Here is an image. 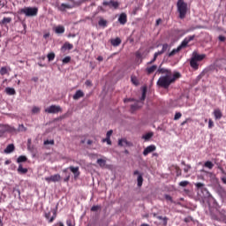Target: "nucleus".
I'll return each mask as SVG.
<instances>
[{
	"label": "nucleus",
	"instance_id": "14",
	"mask_svg": "<svg viewBox=\"0 0 226 226\" xmlns=\"http://www.w3.org/2000/svg\"><path fill=\"white\" fill-rule=\"evenodd\" d=\"M15 151V145L14 144H9L6 148L4 150L5 154H10Z\"/></svg>",
	"mask_w": 226,
	"mask_h": 226
},
{
	"label": "nucleus",
	"instance_id": "10",
	"mask_svg": "<svg viewBox=\"0 0 226 226\" xmlns=\"http://www.w3.org/2000/svg\"><path fill=\"white\" fill-rule=\"evenodd\" d=\"M155 150H156L155 145H149V146H147V147L145 148V150H144V152H143V155H144V156H147L149 154L154 152Z\"/></svg>",
	"mask_w": 226,
	"mask_h": 226
},
{
	"label": "nucleus",
	"instance_id": "1",
	"mask_svg": "<svg viewBox=\"0 0 226 226\" xmlns=\"http://www.w3.org/2000/svg\"><path fill=\"white\" fill-rule=\"evenodd\" d=\"M181 78L180 72H177L173 75H163L161 76L157 81V86L159 87L168 89L171 84Z\"/></svg>",
	"mask_w": 226,
	"mask_h": 226
},
{
	"label": "nucleus",
	"instance_id": "9",
	"mask_svg": "<svg viewBox=\"0 0 226 226\" xmlns=\"http://www.w3.org/2000/svg\"><path fill=\"white\" fill-rule=\"evenodd\" d=\"M133 175L138 176V178H137L138 187H141L144 181L142 173H140L139 171H138V170H136L135 171H133Z\"/></svg>",
	"mask_w": 226,
	"mask_h": 226
},
{
	"label": "nucleus",
	"instance_id": "60",
	"mask_svg": "<svg viewBox=\"0 0 226 226\" xmlns=\"http://www.w3.org/2000/svg\"><path fill=\"white\" fill-rule=\"evenodd\" d=\"M222 181L224 185H226V177H222Z\"/></svg>",
	"mask_w": 226,
	"mask_h": 226
},
{
	"label": "nucleus",
	"instance_id": "51",
	"mask_svg": "<svg viewBox=\"0 0 226 226\" xmlns=\"http://www.w3.org/2000/svg\"><path fill=\"white\" fill-rule=\"evenodd\" d=\"M190 170H191L190 164H186V165H185V168H184V171H185V173H188Z\"/></svg>",
	"mask_w": 226,
	"mask_h": 226
},
{
	"label": "nucleus",
	"instance_id": "56",
	"mask_svg": "<svg viewBox=\"0 0 226 226\" xmlns=\"http://www.w3.org/2000/svg\"><path fill=\"white\" fill-rule=\"evenodd\" d=\"M4 0H0V8H4Z\"/></svg>",
	"mask_w": 226,
	"mask_h": 226
},
{
	"label": "nucleus",
	"instance_id": "25",
	"mask_svg": "<svg viewBox=\"0 0 226 226\" xmlns=\"http://www.w3.org/2000/svg\"><path fill=\"white\" fill-rule=\"evenodd\" d=\"M27 170H28L27 168H23L22 164L19 165V168H18L19 174H27Z\"/></svg>",
	"mask_w": 226,
	"mask_h": 226
},
{
	"label": "nucleus",
	"instance_id": "34",
	"mask_svg": "<svg viewBox=\"0 0 226 226\" xmlns=\"http://www.w3.org/2000/svg\"><path fill=\"white\" fill-rule=\"evenodd\" d=\"M158 220L163 221V225L166 226L168 224V217H162V215H156Z\"/></svg>",
	"mask_w": 226,
	"mask_h": 226
},
{
	"label": "nucleus",
	"instance_id": "33",
	"mask_svg": "<svg viewBox=\"0 0 226 226\" xmlns=\"http://www.w3.org/2000/svg\"><path fill=\"white\" fill-rule=\"evenodd\" d=\"M153 137V132H147L142 136V139L146 141L149 140Z\"/></svg>",
	"mask_w": 226,
	"mask_h": 226
},
{
	"label": "nucleus",
	"instance_id": "55",
	"mask_svg": "<svg viewBox=\"0 0 226 226\" xmlns=\"http://www.w3.org/2000/svg\"><path fill=\"white\" fill-rule=\"evenodd\" d=\"M219 40H220V41H225V40H226V38H225V36H223V35H220L219 36Z\"/></svg>",
	"mask_w": 226,
	"mask_h": 226
},
{
	"label": "nucleus",
	"instance_id": "32",
	"mask_svg": "<svg viewBox=\"0 0 226 226\" xmlns=\"http://www.w3.org/2000/svg\"><path fill=\"white\" fill-rule=\"evenodd\" d=\"M195 186L197 187L198 190L207 191V189L204 187V184H201V182H198L197 184H195Z\"/></svg>",
	"mask_w": 226,
	"mask_h": 226
},
{
	"label": "nucleus",
	"instance_id": "37",
	"mask_svg": "<svg viewBox=\"0 0 226 226\" xmlns=\"http://www.w3.org/2000/svg\"><path fill=\"white\" fill-rule=\"evenodd\" d=\"M131 80L134 86H139V82L136 76H132Z\"/></svg>",
	"mask_w": 226,
	"mask_h": 226
},
{
	"label": "nucleus",
	"instance_id": "19",
	"mask_svg": "<svg viewBox=\"0 0 226 226\" xmlns=\"http://www.w3.org/2000/svg\"><path fill=\"white\" fill-rule=\"evenodd\" d=\"M38 15V7H29V17H36Z\"/></svg>",
	"mask_w": 226,
	"mask_h": 226
},
{
	"label": "nucleus",
	"instance_id": "20",
	"mask_svg": "<svg viewBox=\"0 0 226 226\" xmlns=\"http://www.w3.org/2000/svg\"><path fill=\"white\" fill-rule=\"evenodd\" d=\"M5 93L8 96H15V94H17V91H15V88L13 87H6Z\"/></svg>",
	"mask_w": 226,
	"mask_h": 226
},
{
	"label": "nucleus",
	"instance_id": "16",
	"mask_svg": "<svg viewBox=\"0 0 226 226\" xmlns=\"http://www.w3.org/2000/svg\"><path fill=\"white\" fill-rule=\"evenodd\" d=\"M118 22L121 24V25H125L127 23V16L125 13H121L119 18H118Z\"/></svg>",
	"mask_w": 226,
	"mask_h": 226
},
{
	"label": "nucleus",
	"instance_id": "41",
	"mask_svg": "<svg viewBox=\"0 0 226 226\" xmlns=\"http://www.w3.org/2000/svg\"><path fill=\"white\" fill-rule=\"evenodd\" d=\"M8 73V69L6 67H2L0 69V75H6Z\"/></svg>",
	"mask_w": 226,
	"mask_h": 226
},
{
	"label": "nucleus",
	"instance_id": "63",
	"mask_svg": "<svg viewBox=\"0 0 226 226\" xmlns=\"http://www.w3.org/2000/svg\"><path fill=\"white\" fill-rule=\"evenodd\" d=\"M5 165H10V163H11V161H10V160H7V161H5Z\"/></svg>",
	"mask_w": 226,
	"mask_h": 226
},
{
	"label": "nucleus",
	"instance_id": "31",
	"mask_svg": "<svg viewBox=\"0 0 226 226\" xmlns=\"http://www.w3.org/2000/svg\"><path fill=\"white\" fill-rule=\"evenodd\" d=\"M47 57H48L49 62H52V61H54V59H56V53L50 52L48 54Z\"/></svg>",
	"mask_w": 226,
	"mask_h": 226
},
{
	"label": "nucleus",
	"instance_id": "57",
	"mask_svg": "<svg viewBox=\"0 0 226 226\" xmlns=\"http://www.w3.org/2000/svg\"><path fill=\"white\" fill-rule=\"evenodd\" d=\"M189 120H190V118H186L185 121H183L181 123V126H184L185 124H186Z\"/></svg>",
	"mask_w": 226,
	"mask_h": 226
},
{
	"label": "nucleus",
	"instance_id": "61",
	"mask_svg": "<svg viewBox=\"0 0 226 226\" xmlns=\"http://www.w3.org/2000/svg\"><path fill=\"white\" fill-rule=\"evenodd\" d=\"M97 60H98L99 62H102L103 57H102V56H99L97 57Z\"/></svg>",
	"mask_w": 226,
	"mask_h": 226
},
{
	"label": "nucleus",
	"instance_id": "35",
	"mask_svg": "<svg viewBox=\"0 0 226 226\" xmlns=\"http://www.w3.org/2000/svg\"><path fill=\"white\" fill-rule=\"evenodd\" d=\"M159 56H160V55H158V53L155 52L154 55V58H153L151 61L147 62V65L153 64L156 61V59H157V57H158Z\"/></svg>",
	"mask_w": 226,
	"mask_h": 226
},
{
	"label": "nucleus",
	"instance_id": "47",
	"mask_svg": "<svg viewBox=\"0 0 226 226\" xmlns=\"http://www.w3.org/2000/svg\"><path fill=\"white\" fill-rule=\"evenodd\" d=\"M164 198H165L166 200L170 201L171 203H173V200H172L171 196H170V194H165Z\"/></svg>",
	"mask_w": 226,
	"mask_h": 226
},
{
	"label": "nucleus",
	"instance_id": "29",
	"mask_svg": "<svg viewBox=\"0 0 226 226\" xmlns=\"http://www.w3.org/2000/svg\"><path fill=\"white\" fill-rule=\"evenodd\" d=\"M19 13H20L21 15H26V17H29V7H26V8H25V9H21V10L19 11Z\"/></svg>",
	"mask_w": 226,
	"mask_h": 226
},
{
	"label": "nucleus",
	"instance_id": "11",
	"mask_svg": "<svg viewBox=\"0 0 226 226\" xmlns=\"http://www.w3.org/2000/svg\"><path fill=\"white\" fill-rule=\"evenodd\" d=\"M68 169L70 170V171H71L72 173H73L75 179H77V178L79 177L80 172H79V166H76V167H74V166H69Z\"/></svg>",
	"mask_w": 226,
	"mask_h": 226
},
{
	"label": "nucleus",
	"instance_id": "6",
	"mask_svg": "<svg viewBox=\"0 0 226 226\" xmlns=\"http://www.w3.org/2000/svg\"><path fill=\"white\" fill-rule=\"evenodd\" d=\"M45 181L48 183H56L61 181V175L56 174V175H51V177H46Z\"/></svg>",
	"mask_w": 226,
	"mask_h": 226
},
{
	"label": "nucleus",
	"instance_id": "64",
	"mask_svg": "<svg viewBox=\"0 0 226 226\" xmlns=\"http://www.w3.org/2000/svg\"><path fill=\"white\" fill-rule=\"evenodd\" d=\"M67 225H68V226H74V225H72V224L71 223V222H67Z\"/></svg>",
	"mask_w": 226,
	"mask_h": 226
},
{
	"label": "nucleus",
	"instance_id": "30",
	"mask_svg": "<svg viewBox=\"0 0 226 226\" xmlns=\"http://www.w3.org/2000/svg\"><path fill=\"white\" fill-rule=\"evenodd\" d=\"M99 26L106 27L107 26V20L100 18V20L98 21Z\"/></svg>",
	"mask_w": 226,
	"mask_h": 226
},
{
	"label": "nucleus",
	"instance_id": "39",
	"mask_svg": "<svg viewBox=\"0 0 226 226\" xmlns=\"http://www.w3.org/2000/svg\"><path fill=\"white\" fill-rule=\"evenodd\" d=\"M56 216H57V212H56V210H53V215H52V217H50L49 222V223L54 222V220H56Z\"/></svg>",
	"mask_w": 226,
	"mask_h": 226
},
{
	"label": "nucleus",
	"instance_id": "40",
	"mask_svg": "<svg viewBox=\"0 0 226 226\" xmlns=\"http://www.w3.org/2000/svg\"><path fill=\"white\" fill-rule=\"evenodd\" d=\"M10 22H11V18H4L1 24H10Z\"/></svg>",
	"mask_w": 226,
	"mask_h": 226
},
{
	"label": "nucleus",
	"instance_id": "44",
	"mask_svg": "<svg viewBox=\"0 0 226 226\" xmlns=\"http://www.w3.org/2000/svg\"><path fill=\"white\" fill-rule=\"evenodd\" d=\"M188 185H189V182H187V180H184L179 184V185L182 187H186Z\"/></svg>",
	"mask_w": 226,
	"mask_h": 226
},
{
	"label": "nucleus",
	"instance_id": "58",
	"mask_svg": "<svg viewBox=\"0 0 226 226\" xmlns=\"http://www.w3.org/2000/svg\"><path fill=\"white\" fill-rule=\"evenodd\" d=\"M19 132H26V129L24 128V125H20L19 128Z\"/></svg>",
	"mask_w": 226,
	"mask_h": 226
},
{
	"label": "nucleus",
	"instance_id": "3",
	"mask_svg": "<svg viewBox=\"0 0 226 226\" xmlns=\"http://www.w3.org/2000/svg\"><path fill=\"white\" fill-rule=\"evenodd\" d=\"M179 19H184L187 14L188 5L184 0H178L177 4Z\"/></svg>",
	"mask_w": 226,
	"mask_h": 226
},
{
	"label": "nucleus",
	"instance_id": "12",
	"mask_svg": "<svg viewBox=\"0 0 226 226\" xmlns=\"http://www.w3.org/2000/svg\"><path fill=\"white\" fill-rule=\"evenodd\" d=\"M84 96H85L84 92L82 90L79 89L73 94L72 98H73L74 101H78L80 98H83Z\"/></svg>",
	"mask_w": 226,
	"mask_h": 226
},
{
	"label": "nucleus",
	"instance_id": "27",
	"mask_svg": "<svg viewBox=\"0 0 226 226\" xmlns=\"http://www.w3.org/2000/svg\"><path fill=\"white\" fill-rule=\"evenodd\" d=\"M118 146H119V147L129 146V142L126 140V139H120L118 140Z\"/></svg>",
	"mask_w": 226,
	"mask_h": 226
},
{
	"label": "nucleus",
	"instance_id": "46",
	"mask_svg": "<svg viewBox=\"0 0 226 226\" xmlns=\"http://www.w3.org/2000/svg\"><path fill=\"white\" fill-rule=\"evenodd\" d=\"M181 117H182L181 112H177L175 115L174 120H178L181 118Z\"/></svg>",
	"mask_w": 226,
	"mask_h": 226
},
{
	"label": "nucleus",
	"instance_id": "54",
	"mask_svg": "<svg viewBox=\"0 0 226 226\" xmlns=\"http://www.w3.org/2000/svg\"><path fill=\"white\" fill-rule=\"evenodd\" d=\"M50 215H51V213L50 212H48L47 214H45V217L47 220H50Z\"/></svg>",
	"mask_w": 226,
	"mask_h": 226
},
{
	"label": "nucleus",
	"instance_id": "49",
	"mask_svg": "<svg viewBox=\"0 0 226 226\" xmlns=\"http://www.w3.org/2000/svg\"><path fill=\"white\" fill-rule=\"evenodd\" d=\"M102 142H107L108 145H111V140H110V138H104L102 139Z\"/></svg>",
	"mask_w": 226,
	"mask_h": 226
},
{
	"label": "nucleus",
	"instance_id": "62",
	"mask_svg": "<svg viewBox=\"0 0 226 226\" xmlns=\"http://www.w3.org/2000/svg\"><path fill=\"white\" fill-rule=\"evenodd\" d=\"M69 179H70V175H68V177H66L65 178H64V181L65 183H67V182L69 181Z\"/></svg>",
	"mask_w": 226,
	"mask_h": 226
},
{
	"label": "nucleus",
	"instance_id": "2",
	"mask_svg": "<svg viewBox=\"0 0 226 226\" xmlns=\"http://www.w3.org/2000/svg\"><path fill=\"white\" fill-rule=\"evenodd\" d=\"M195 38V35H189L184 39V41L181 42V44L177 48L174 49L172 51L169 53V57L174 56L177 53H178L182 49L186 48L188 43L192 41Z\"/></svg>",
	"mask_w": 226,
	"mask_h": 226
},
{
	"label": "nucleus",
	"instance_id": "21",
	"mask_svg": "<svg viewBox=\"0 0 226 226\" xmlns=\"http://www.w3.org/2000/svg\"><path fill=\"white\" fill-rule=\"evenodd\" d=\"M122 41L119 37L111 40V44L113 47H118L121 44Z\"/></svg>",
	"mask_w": 226,
	"mask_h": 226
},
{
	"label": "nucleus",
	"instance_id": "26",
	"mask_svg": "<svg viewBox=\"0 0 226 226\" xmlns=\"http://www.w3.org/2000/svg\"><path fill=\"white\" fill-rule=\"evenodd\" d=\"M26 162H27V157L25 155H20L17 159V163H19V165H20V163H24Z\"/></svg>",
	"mask_w": 226,
	"mask_h": 226
},
{
	"label": "nucleus",
	"instance_id": "17",
	"mask_svg": "<svg viewBox=\"0 0 226 226\" xmlns=\"http://www.w3.org/2000/svg\"><path fill=\"white\" fill-rule=\"evenodd\" d=\"M190 65H191V67H192L193 70H195V71H197V70L199 69V63H198V61L195 60V58H193L192 56V58H191V60H190Z\"/></svg>",
	"mask_w": 226,
	"mask_h": 226
},
{
	"label": "nucleus",
	"instance_id": "4",
	"mask_svg": "<svg viewBox=\"0 0 226 226\" xmlns=\"http://www.w3.org/2000/svg\"><path fill=\"white\" fill-rule=\"evenodd\" d=\"M146 94H147V87H144L143 90H142V95H141V98H140V101L141 102H136L134 104H132L131 105V110L132 112L136 111L137 109L142 108V105H143V102L145 101L146 99Z\"/></svg>",
	"mask_w": 226,
	"mask_h": 226
},
{
	"label": "nucleus",
	"instance_id": "23",
	"mask_svg": "<svg viewBox=\"0 0 226 226\" xmlns=\"http://www.w3.org/2000/svg\"><path fill=\"white\" fill-rule=\"evenodd\" d=\"M72 49L73 45L70 42H65L62 47V50H72Z\"/></svg>",
	"mask_w": 226,
	"mask_h": 226
},
{
	"label": "nucleus",
	"instance_id": "36",
	"mask_svg": "<svg viewBox=\"0 0 226 226\" xmlns=\"http://www.w3.org/2000/svg\"><path fill=\"white\" fill-rule=\"evenodd\" d=\"M204 166L209 170H212L214 167L213 162H211V161H207V162H205Z\"/></svg>",
	"mask_w": 226,
	"mask_h": 226
},
{
	"label": "nucleus",
	"instance_id": "59",
	"mask_svg": "<svg viewBox=\"0 0 226 226\" xmlns=\"http://www.w3.org/2000/svg\"><path fill=\"white\" fill-rule=\"evenodd\" d=\"M161 22H162V19H158L156 20L155 26H158L161 24Z\"/></svg>",
	"mask_w": 226,
	"mask_h": 226
},
{
	"label": "nucleus",
	"instance_id": "52",
	"mask_svg": "<svg viewBox=\"0 0 226 226\" xmlns=\"http://www.w3.org/2000/svg\"><path fill=\"white\" fill-rule=\"evenodd\" d=\"M112 133H113V130L108 131V132H107V134H106V138H109V139H110Z\"/></svg>",
	"mask_w": 226,
	"mask_h": 226
},
{
	"label": "nucleus",
	"instance_id": "22",
	"mask_svg": "<svg viewBox=\"0 0 226 226\" xmlns=\"http://www.w3.org/2000/svg\"><path fill=\"white\" fill-rule=\"evenodd\" d=\"M66 9H72V6L68 4H61V5L58 7L60 11H64Z\"/></svg>",
	"mask_w": 226,
	"mask_h": 226
},
{
	"label": "nucleus",
	"instance_id": "50",
	"mask_svg": "<svg viewBox=\"0 0 226 226\" xmlns=\"http://www.w3.org/2000/svg\"><path fill=\"white\" fill-rule=\"evenodd\" d=\"M214 127V122L211 118L208 120V128L212 129Z\"/></svg>",
	"mask_w": 226,
	"mask_h": 226
},
{
	"label": "nucleus",
	"instance_id": "7",
	"mask_svg": "<svg viewBox=\"0 0 226 226\" xmlns=\"http://www.w3.org/2000/svg\"><path fill=\"white\" fill-rule=\"evenodd\" d=\"M156 73L162 74V75H165V76H172L173 75L171 70L162 68V64L159 66Z\"/></svg>",
	"mask_w": 226,
	"mask_h": 226
},
{
	"label": "nucleus",
	"instance_id": "5",
	"mask_svg": "<svg viewBox=\"0 0 226 226\" xmlns=\"http://www.w3.org/2000/svg\"><path fill=\"white\" fill-rule=\"evenodd\" d=\"M62 111L63 109H61V106L59 105H51L45 109V112L48 114H57Z\"/></svg>",
	"mask_w": 226,
	"mask_h": 226
},
{
	"label": "nucleus",
	"instance_id": "15",
	"mask_svg": "<svg viewBox=\"0 0 226 226\" xmlns=\"http://www.w3.org/2000/svg\"><path fill=\"white\" fill-rule=\"evenodd\" d=\"M213 115L215 118V120H220L222 117V112L220 109H215Z\"/></svg>",
	"mask_w": 226,
	"mask_h": 226
},
{
	"label": "nucleus",
	"instance_id": "28",
	"mask_svg": "<svg viewBox=\"0 0 226 226\" xmlns=\"http://www.w3.org/2000/svg\"><path fill=\"white\" fill-rule=\"evenodd\" d=\"M168 48H169V45H168L167 43H164V44L162 45V50L157 51V54H158L159 56L162 55L164 52L167 51Z\"/></svg>",
	"mask_w": 226,
	"mask_h": 226
},
{
	"label": "nucleus",
	"instance_id": "43",
	"mask_svg": "<svg viewBox=\"0 0 226 226\" xmlns=\"http://www.w3.org/2000/svg\"><path fill=\"white\" fill-rule=\"evenodd\" d=\"M71 61V56H67L63 58V64H68Z\"/></svg>",
	"mask_w": 226,
	"mask_h": 226
},
{
	"label": "nucleus",
	"instance_id": "8",
	"mask_svg": "<svg viewBox=\"0 0 226 226\" xmlns=\"http://www.w3.org/2000/svg\"><path fill=\"white\" fill-rule=\"evenodd\" d=\"M102 4L103 6H109V8H114L115 10H117L119 7L118 2L113 0H110L109 2L104 1Z\"/></svg>",
	"mask_w": 226,
	"mask_h": 226
},
{
	"label": "nucleus",
	"instance_id": "38",
	"mask_svg": "<svg viewBox=\"0 0 226 226\" xmlns=\"http://www.w3.org/2000/svg\"><path fill=\"white\" fill-rule=\"evenodd\" d=\"M97 163L100 167L103 168L106 165V161H104V159H98Z\"/></svg>",
	"mask_w": 226,
	"mask_h": 226
},
{
	"label": "nucleus",
	"instance_id": "45",
	"mask_svg": "<svg viewBox=\"0 0 226 226\" xmlns=\"http://www.w3.org/2000/svg\"><path fill=\"white\" fill-rule=\"evenodd\" d=\"M44 145H54V139H46L44 140Z\"/></svg>",
	"mask_w": 226,
	"mask_h": 226
},
{
	"label": "nucleus",
	"instance_id": "42",
	"mask_svg": "<svg viewBox=\"0 0 226 226\" xmlns=\"http://www.w3.org/2000/svg\"><path fill=\"white\" fill-rule=\"evenodd\" d=\"M39 112H40V107L34 106V107L32 109V113H33V114H38Z\"/></svg>",
	"mask_w": 226,
	"mask_h": 226
},
{
	"label": "nucleus",
	"instance_id": "24",
	"mask_svg": "<svg viewBox=\"0 0 226 226\" xmlns=\"http://www.w3.org/2000/svg\"><path fill=\"white\" fill-rule=\"evenodd\" d=\"M55 33L57 34H64V26H57L55 28Z\"/></svg>",
	"mask_w": 226,
	"mask_h": 226
},
{
	"label": "nucleus",
	"instance_id": "48",
	"mask_svg": "<svg viewBox=\"0 0 226 226\" xmlns=\"http://www.w3.org/2000/svg\"><path fill=\"white\" fill-rule=\"evenodd\" d=\"M100 209V207L98 205H94V207H92L91 211L92 212H96Z\"/></svg>",
	"mask_w": 226,
	"mask_h": 226
},
{
	"label": "nucleus",
	"instance_id": "13",
	"mask_svg": "<svg viewBox=\"0 0 226 226\" xmlns=\"http://www.w3.org/2000/svg\"><path fill=\"white\" fill-rule=\"evenodd\" d=\"M206 57V55L205 54H198L197 52H193L192 54V58L197 60L198 62H201L202 60H204V58Z\"/></svg>",
	"mask_w": 226,
	"mask_h": 226
},
{
	"label": "nucleus",
	"instance_id": "53",
	"mask_svg": "<svg viewBox=\"0 0 226 226\" xmlns=\"http://www.w3.org/2000/svg\"><path fill=\"white\" fill-rule=\"evenodd\" d=\"M50 37V33H45L44 34H43V38L44 39H49Z\"/></svg>",
	"mask_w": 226,
	"mask_h": 226
},
{
	"label": "nucleus",
	"instance_id": "18",
	"mask_svg": "<svg viewBox=\"0 0 226 226\" xmlns=\"http://www.w3.org/2000/svg\"><path fill=\"white\" fill-rule=\"evenodd\" d=\"M157 70V65L154 64L146 68V72L147 75L153 74Z\"/></svg>",
	"mask_w": 226,
	"mask_h": 226
}]
</instances>
